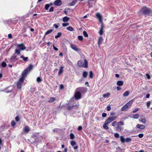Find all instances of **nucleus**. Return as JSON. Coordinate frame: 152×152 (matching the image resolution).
<instances>
[{"label": "nucleus", "mask_w": 152, "mask_h": 152, "mask_svg": "<svg viewBox=\"0 0 152 152\" xmlns=\"http://www.w3.org/2000/svg\"><path fill=\"white\" fill-rule=\"evenodd\" d=\"M94 0H88V3L90 7H92V4H91L90 2V1H94Z\"/></svg>", "instance_id": "nucleus-41"}, {"label": "nucleus", "mask_w": 152, "mask_h": 152, "mask_svg": "<svg viewBox=\"0 0 152 152\" xmlns=\"http://www.w3.org/2000/svg\"><path fill=\"white\" fill-rule=\"evenodd\" d=\"M133 99L131 100L125 105H126L128 108H129L131 106V105L133 103Z\"/></svg>", "instance_id": "nucleus-13"}, {"label": "nucleus", "mask_w": 152, "mask_h": 152, "mask_svg": "<svg viewBox=\"0 0 152 152\" xmlns=\"http://www.w3.org/2000/svg\"><path fill=\"white\" fill-rule=\"evenodd\" d=\"M54 8L53 7H51L49 11L50 12H52L53 11Z\"/></svg>", "instance_id": "nucleus-54"}, {"label": "nucleus", "mask_w": 152, "mask_h": 152, "mask_svg": "<svg viewBox=\"0 0 152 152\" xmlns=\"http://www.w3.org/2000/svg\"><path fill=\"white\" fill-rule=\"evenodd\" d=\"M111 110V107L110 105L108 106L107 107V110L108 111H110Z\"/></svg>", "instance_id": "nucleus-58"}, {"label": "nucleus", "mask_w": 152, "mask_h": 152, "mask_svg": "<svg viewBox=\"0 0 152 152\" xmlns=\"http://www.w3.org/2000/svg\"><path fill=\"white\" fill-rule=\"evenodd\" d=\"M137 127L138 128L141 129H143L145 128V126L144 125L139 124L137 125Z\"/></svg>", "instance_id": "nucleus-16"}, {"label": "nucleus", "mask_w": 152, "mask_h": 152, "mask_svg": "<svg viewBox=\"0 0 152 152\" xmlns=\"http://www.w3.org/2000/svg\"><path fill=\"white\" fill-rule=\"evenodd\" d=\"M55 100V98L53 97H51L50 98V100L48 101V102L50 103L53 102Z\"/></svg>", "instance_id": "nucleus-22"}, {"label": "nucleus", "mask_w": 152, "mask_h": 152, "mask_svg": "<svg viewBox=\"0 0 152 152\" xmlns=\"http://www.w3.org/2000/svg\"><path fill=\"white\" fill-rule=\"evenodd\" d=\"M117 117L116 116H113L109 117L105 121L104 124L103 125V127L106 129H108L109 127L108 125L113 121L115 120Z\"/></svg>", "instance_id": "nucleus-1"}, {"label": "nucleus", "mask_w": 152, "mask_h": 152, "mask_svg": "<svg viewBox=\"0 0 152 152\" xmlns=\"http://www.w3.org/2000/svg\"><path fill=\"white\" fill-rule=\"evenodd\" d=\"M123 82L121 80L118 81L117 83V85L119 86H122L123 85Z\"/></svg>", "instance_id": "nucleus-17"}, {"label": "nucleus", "mask_w": 152, "mask_h": 152, "mask_svg": "<svg viewBox=\"0 0 152 152\" xmlns=\"http://www.w3.org/2000/svg\"><path fill=\"white\" fill-rule=\"evenodd\" d=\"M104 26L103 23H101V26L100 29L99 31V34L100 35H102L103 33V29L104 28Z\"/></svg>", "instance_id": "nucleus-12"}, {"label": "nucleus", "mask_w": 152, "mask_h": 152, "mask_svg": "<svg viewBox=\"0 0 152 152\" xmlns=\"http://www.w3.org/2000/svg\"><path fill=\"white\" fill-rule=\"evenodd\" d=\"M20 58L23 59L25 61H28V57H25L23 55H22Z\"/></svg>", "instance_id": "nucleus-21"}, {"label": "nucleus", "mask_w": 152, "mask_h": 152, "mask_svg": "<svg viewBox=\"0 0 152 152\" xmlns=\"http://www.w3.org/2000/svg\"><path fill=\"white\" fill-rule=\"evenodd\" d=\"M75 98V99L78 100L80 99L81 98V94L78 91H76L74 95Z\"/></svg>", "instance_id": "nucleus-7"}, {"label": "nucleus", "mask_w": 152, "mask_h": 152, "mask_svg": "<svg viewBox=\"0 0 152 152\" xmlns=\"http://www.w3.org/2000/svg\"><path fill=\"white\" fill-rule=\"evenodd\" d=\"M70 46L71 48L72 49L75 51H77V52H78L80 50L79 49L77 48L75 45L71 43L70 44Z\"/></svg>", "instance_id": "nucleus-9"}, {"label": "nucleus", "mask_w": 152, "mask_h": 152, "mask_svg": "<svg viewBox=\"0 0 152 152\" xmlns=\"http://www.w3.org/2000/svg\"><path fill=\"white\" fill-rule=\"evenodd\" d=\"M59 23H58V24L57 25L55 23L53 24V26L54 27L56 28H58V25H59Z\"/></svg>", "instance_id": "nucleus-50"}, {"label": "nucleus", "mask_w": 152, "mask_h": 152, "mask_svg": "<svg viewBox=\"0 0 152 152\" xmlns=\"http://www.w3.org/2000/svg\"><path fill=\"white\" fill-rule=\"evenodd\" d=\"M24 131L26 133H28L30 131L29 128L28 126H25L24 129Z\"/></svg>", "instance_id": "nucleus-25"}, {"label": "nucleus", "mask_w": 152, "mask_h": 152, "mask_svg": "<svg viewBox=\"0 0 152 152\" xmlns=\"http://www.w3.org/2000/svg\"><path fill=\"white\" fill-rule=\"evenodd\" d=\"M8 37L9 38L11 39L12 38V36L11 34H9L8 35Z\"/></svg>", "instance_id": "nucleus-62"}, {"label": "nucleus", "mask_w": 152, "mask_h": 152, "mask_svg": "<svg viewBox=\"0 0 152 152\" xmlns=\"http://www.w3.org/2000/svg\"><path fill=\"white\" fill-rule=\"evenodd\" d=\"M114 137L116 138H118L119 137V135L118 133H115L114 134Z\"/></svg>", "instance_id": "nucleus-47"}, {"label": "nucleus", "mask_w": 152, "mask_h": 152, "mask_svg": "<svg viewBox=\"0 0 152 152\" xmlns=\"http://www.w3.org/2000/svg\"><path fill=\"white\" fill-rule=\"evenodd\" d=\"M103 40V38L102 37H99L98 41V45L99 46V45L102 44V41Z\"/></svg>", "instance_id": "nucleus-15"}, {"label": "nucleus", "mask_w": 152, "mask_h": 152, "mask_svg": "<svg viewBox=\"0 0 152 152\" xmlns=\"http://www.w3.org/2000/svg\"><path fill=\"white\" fill-rule=\"evenodd\" d=\"M64 67L63 66H61L60 67V70L58 73V75H60L61 74V73L63 72V69Z\"/></svg>", "instance_id": "nucleus-18"}, {"label": "nucleus", "mask_w": 152, "mask_h": 152, "mask_svg": "<svg viewBox=\"0 0 152 152\" xmlns=\"http://www.w3.org/2000/svg\"><path fill=\"white\" fill-rule=\"evenodd\" d=\"M54 31L53 29H51L48 30L45 33V35H47L50 34Z\"/></svg>", "instance_id": "nucleus-24"}, {"label": "nucleus", "mask_w": 152, "mask_h": 152, "mask_svg": "<svg viewBox=\"0 0 152 152\" xmlns=\"http://www.w3.org/2000/svg\"><path fill=\"white\" fill-rule=\"evenodd\" d=\"M17 48L20 51V50H24L26 49V47L24 45L23 43H21L18 45Z\"/></svg>", "instance_id": "nucleus-8"}, {"label": "nucleus", "mask_w": 152, "mask_h": 152, "mask_svg": "<svg viewBox=\"0 0 152 152\" xmlns=\"http://www.w3.org/2000/svg\"><path fill=\"white\" fill-rule=\"evenodd\" d=\"M53 48L56 51H57L58 50V49L57 48L55 47L54 45H53Z\"/></svg>", "instance_id": "nucleus-52"}, {"label": "nucleus", "mask_w": 152, "mask_h": 152, "mask_svg": "<svg viewBox=\"0 0 152 152\" xmlns=\"http://www.w3.org/2000/svg\"><path fill=\"white\" fill-rule=\"evenodd\" d=\"M93 74L92 71H90L89 72V77L90 78H93Z\"/></svg>", "instance_id": "nucleus-39"}, {"label": "nucleus", "mask_w": 152, "mask_h": 152, "mask_svg": "<svg viewBox=\"0 0 152 152\" xmlns=\"http://www.w3.org/2000/svg\"><path fill=\"white\" fill-rule=\"evenodd\" d=\"M110 95V94L109 93H107L106 94L103 95V96L104 98L108 97Z\"/></svg>", "instance_id": "nucleus-33"}, {"label": "nucleus", "mask_w": 152, "mask_h": 152, "mask_svg": "<svg viewBox=\"0 0 152 152\" xmlns=\"http://www.w3.org/2000/svg\"><path fill=\"white\" fill-rule=\"evenodd\" d=\"M58 130V129H57V128L55 129H53V132H57Z\"/></svg>", "instance_id": "nucleus-63"}, {"label": "nucleus", "mask_w": 152, "mask_h": 152, "mask_svg": "<svg viewBox=\"0 0 152 152\" xmlns=\"http://www.w3.org/2000/svg\"><path fill=\"white\" fill-rule=\"evenodd\" d=\"M22 31L23 33H24L26 31V28H23L22 30Z\"/></svg>", "instance_id": "nucleus-60"}, {"label": "nucleus", "mask_w": 152, "mask_h": 152, "mask_svg": "<svg viewBox=\"0 0 152 152\" xmlns=\"http://www.w3.org/2000/svg\"><path fill=\"white\" fill-rule=\"evenodd\" d=\"M37 82L39 83H40L42 81V80L40 78V77H38L37 78Z\"/></svg>", "instance_id": "nucleus-42"}, {"label": "nucleus", "mask_w": 152, "mask_h": 152, "mask_svg": "<svg viewBox=\"0 0 152 152\" xmlns=\"http://www.w3.org/2000/svg\"><path fill=\"white\" fill-rule=\"evenodd\" d=\"M16 53L17 55L20 54V50H18V49H15V53L13 54L10 59V61L11 62H14L18 59V58L17 57V56L16 55Z\"/></svg>", "instance_id": "nucleus-3"}, {"label": "nucleus", "mask_w": 152, "mask_h": 152, "mask_svg": "<svg viewBox=\"0 0 152 152\" xmlns=\"http://www.w3.org/2000/svg\"><path fill=\"white\" fill-rule=\"evenodd\" d=\"M23 81L24 80L23 77H20L17 83V87L19 89H21L22 87V83H23Z\"/></svg>", "instance_id": "nucleus-6"}, {"label": "nucleus", "mask_w": 152, "mask_h": 152, "mask_svg": "<svg viewBox=\"0 0 152 152\" xmlns=\"http://www.w3.org/2000/svg\"><path fill=\"white\" fill-rule=\"evenodd\" d=\"M139 117V114H135L133 115L132 117L134 119H137Z\"/></svg>", "instance_id": "nucleus-28"}, {"label": "nucleus", "mask_w": 152, "mask_h": 152, "mask_svg": "<svg viewBox=\"0 0 152 152\" xmlns=\"http://www.w3.org/2000/svg\"><path fill=\"white\" fill-rule=\"evenodd\" d=\"M78 38L80 41H82L83 39V37L82 36H78Z\"/></svg>", "instance_id": "nucleus-45"}, {"label": "nucleus", "mask_w": 152, "mask_h": 152, "mask_svg": "<svg viewBox=\"0 0 152 152\" xmlns=\"http://www.w3.org/2000/svg\"><path fill=\"white\" fill-rule=\"evenodd\" d=\"M88 73L86 71H84L83 73V75H82L83 77L86 78L87 77V75H88Z\"/></svg>", "instance_id": "nucleus-26"}, {"label": "nucleus", "mask_w": 152, "mask_h": 152, "mask_svg": "<svg viewBox=\"0 0 152 152\" xmlns=\"http://www.w3.org/2000/svg\"><path fill=\"white\" fill-rule=\"evenodd\" d=\"M15 120L17 121H19L20 119L18 116H17L15 118Z\"/></svg>", "instance_id": "nucleus-57"}, {"label": "nucleus", "mask_w": 152, "mask_h": 152, "mask_svg": "<svg viewBox=\"0 0 152 152\" xmlns=\"http://www.w3.org/2000/svg\"><path fill=\"white\" fill-rule=\"evenodd\" d=\"M50 6V5L49 4H46L45 7V10H47L48 9L49 7Z\"/></svg>", "instance_id": "nucleus-35"}, {"label": "nucleus", "mask_w": 152, "mask_h": 152, "mask_svg": "<svg viewBox=\"0 0 152 152\" xmlns=\"http://www.w3.org/2000/svg\"><path fill=\"white\" fill-rule=\"evenodd\" d=\"M132 139L131 138L128 137L125 139V142H128L131 141Z\"/></svg>", "instance_id": "nucleus-37"}, {"label": "nucleus", "mask_w": 152, "mask_h": 152, "mask_svg": "<svg viewBox=\"0 0 152 152\" xmlns=\"http://www.w3.org/2000/svg\"><path fill=\"white\" fill-rule=\"evenodd\" d=\"M70 138L71 139H73L75 138V135L73 133H71L70 135Z\"/></svg>", "instance_id": "nucleus-40"}, {"label": "nucleus", "mask_w": 152, "mask_h": 152, "mask_svg": "<svg viewBox=\"0 0 152 152\" xmlns=\"http://www.w3.org/2000/svg\"><path fill=\"white\" fill-rule=\"evenodd\" d=\"M142 13L145 15H148L151 12L150 9L146 7H143L142 9Z\"/></svg>", "instance_id": "nucleus-4"}, {"label": "nucleus", "mask_w": 152, "mask_h": 152, "mask_svg": "<svg viewBox=\"0 0 152 152\" xmlns=\"http://www.w3.org/2000/svg\"><path fill=\"white\" fill-rule=\"evenodd\" d=\"M116 130L118 132H120L121 130V127L120 126H118L115 128Z\"/></svg>", "instance_id": "nucleus-29"}, {"label": "nucleus", "mask_w": 152, "mask_h": 152, "mask_svg": "<svg viewBox=\"0 0 152 152\" xmlns=\"http://www.w3.org/2000/svg\"><path fill=\"white\" fill-rule=\"evenodd\" d=\"M69 25V24L68 23H63L62 24V26L63 27H66L68 26Z\"/></svg>", "instance_id": "nucleus-49"}, {"label": "nucleus", "mask_w": 152, "mask_h": 152, "mask_svg": "<svg viewBox=\"0 0 152 152\" xmlns=\"http://www.w3.org/2000/svg\"><path fill=\"white\" fill-rule=\"evenodd\" d=\"M139 109H139L138 108H136L134 110H133L132 112L133 113H135Z\"/></svg>", "instance_id": "nucleus-55"}, {"label": "nucleus", "mask_w": 152, "mask_h": 152, "mask_svg": "<svg viewBox=\"0 0 152 152\" xmlns=\"http://www.w3.org/2000/svg\"><path fill=\"white\" fill-rule=\"evenodd\" d=\"M144 136V134H140L138 135V137L140 138H142Z\"/></svg>", "instance_id": "nucleus-53"}, {"label": "nucleus", "mask_w": 152, "mask_h": 152, "mask_svg": "<svg viewBox=\"0 0 152 152\" xmlns=\"http://www.w3.org/2000/svg\"><path fill=\"white\" fill-rule=\"evenodd\" d=\"M83 34L84 36L85 37H88V35L86 31H84L83 32Z\"/></svg>", "instance_id": "nucleus-43"}, {"label": "nucleus", "mask_w": 152, "mask_h": 152, "mask_svg": "<svg viewBox=\"0 0 152 152\" xmlns=\"http://www.w3.org/2000/svg\"><path fill=\"white\" fill-rule=\"evenodd\" d=\"M129 94V92L128 91H126L123 94V95L124 96H127Z\"/></svg>", "instance_id": "nucleus-36"}, {"label": "nucleus", "mask_w": 152, "mask_h": 152, "mask_svg": "<svg viewBox=\"0 0 152 152\" xmlns=\"http://www.w3.org/2000/svg\"><path fill=\"white\" fill-rule=\"evenodd\" d=\"M141 121L144 124H145L146 122V120L145 118L142 119L141 120Z\"/></svg>", "instance_id": "nucleus-48"}, {"label": "nucleus", "mask_w": 152, "mask_h": 152, "mask_svg": "<svg viewBox=\"0 0 152 152\" xmlns=\"http://www.w3.org/2000/svg\"><path fill=\"white\" fill-rule=\"evenodd\" d=\"M74 106L73 105L72 106H69L67 107V109L68 110H70L71 109H72L73 108V107Z\"/></svg>", "instance_id": "nucleus-51"}, {"label": "nucleus", "mask_w": 152, "mask_h": 152, "mask_svg": "<svg viewBox=\"0 0 152 152\" xmlns=\"http://www.w3.org/2000/svg\"><path fill=\"white\" fill-rule=\"evenodd\" d=\"M102 116L104 118L107 116V114L105 113H103L102 114Z\"/></svg>", "instance_id": "nucleus-56"}, {"label": "nucleus", "mask_w": 152, "mask_h": 152, "mask_svg": "<svg viewBox=\"0 0 152 152\" xmlns=\"http://www.w3.org/2000/svg\"><path fill=\"white\" fill-rule=\"evenodd\" d=\"M33 68V66L31 64H30L25 69L22 74V76L21 77H23L24 80L25 77H26L27 75L30 72L31 70Z\"/></svg>", "instance_id": "nucleus-2"}, {"label": "nucleus", "mask_w": 152, "mask_h": 152, "mask_svg": "<svg viewBox=\"0 0 152 152\" xmlns=\"http://www.w3.org/2000/svg\"><path fill=\"white\" fill-rule=\"evenodd\" d=\"M71 145L73 147L74 146L77 145V143L75 141H72L70 142Z\"/></svg>", "instance_id": "nucleus-32"}, {"label": "nucleus", "mask_w": 152, "mask_h": 152, "mask_svg": "<svg viewBox=\"0 0 152 152\" xmlns=\"http://www.w3.org/2000/svg\"><path fill=\"white\" fill-rule=\"evenodd\" d=\"M77 64H78V66H80V67H83V62L82 61H78V62H77Z\"/></svg>", "instance_id": "nucleus-27"}, {"label": "nucleus", "mask_w": 152, "mask_h": 152, "mask_svg": "<svg viewBox=\"0 0 152 152\" xmlns=\"http://www.w3.org/2000/svg\"><path fill=\"white\" fill-rule=\"evenodd\" d=\"M96 16L99 19V21L101 23H103L102 22V19L100 13H97L96 14Z\"/></svg>", "instance_id": "nucleus-11"}, {"label": "nucleus", "mask_w": 152, "mask_h": 152, "mask_svg": "<svg viewBox=\"0 0 152 152\" xmlns=\"http://www.w3.org/2000/svg\"><path fill=\"white\" fill-rule=\"evenodd\" d=\"M88 62L87 60L85 59L84 60V63L83 64V67L85 68H87L88 67Z\"/></svg>", "instance_id": "nucleus-14"}, {"label": "nucleus", "mask_w": 152, "mask_h": 152, "mask_svg": "<svg viewBox=\"0 0 152 152\" xmlns=\"http://www.w3.org/2000/svg\"><path fill=\"white\" fill-rule=\"evenodd\" d=\"M62 35L61 33L60 32H58L57 33V35L55 36V38L56 39H57L58 37H60Z\"/></svg>", "instance_id": "nucleus-31"}, {"label": "nucleus", "mask_w": 152, "mask_h": 152, "mask_svg": "<svg viewBox=\"0 0 152 152\" xmlns=\"http://www.w3.org/2000/svg\"><path fill=\"white\" fill-rule=\"evenodd\" d=\"M124 125V124L121 121L117 123V125H118V126L123 125Z\"/></svg>", "instance_id": "nucleus-44"}, {"label": "nucleus", "mask_w": 152, "mask_h": 152, "mask_svg": "<svg viewBox=\"0 0 152 152\" xmlns=\"http://www.w3.org/2000/svg\"><path fill=\"white\" fill-rule=\"evenodd\" d=\"M78 1V0H73L71 3H70L69 4V5L70 6H74L76 4V2H77V1Z\"/></svg>", "instance_id": "nucleus-19"}, {"label": "nucleus", "mask_w": 152, "mask_h": 152, "mask_svg": "<svg viewBox=\"0 0 152 152\" xmlns=\"http://www.w3.org/2000/svg\"><path fill=\"white\" fill-rule=\"evenodd\" d=\"M11 126H14L15 125V123L14 121H12L11 122Z\"/></svg>", "instance_id": "nucleus-46"}, {"label": "nucleus", "mask_w": 152, "mask_h": 152, "mask_svg": "<svg viewBox=\"0 0 152 152\" xmlns=\"http://www.w3.org/2000/svg\"><path fill=\"white\" fill-rule=\"evenodd\" d=\"M69 20V18L67 16L64 17L63 19V21L64 22H66Z\"/></svg>", "instance_id": "nucleus-20"}, {"label": "nucleus", "mask_w": 152, "mask_h": 152, "mask_svg": "<svg viewBox=\"0 0 152 152\" xmlns=\"http://www.w3.org/2000/svg\"><path fill=\"white\" fill-rule=\"evenodd\" d=\"M125 139L122 136H120V140L122 143H124L125 142Z\"/></svg>", "instance_id": "nucleus-34"}, {"label": "nucleus", "mask_w": 152, "mask_h": 152, "mask_svg": "<svg viewBox=\"0 0 152 152\" xmlns=\"http://www.w3.org/2000/svg\"><path fill=\"white\" fill-rule=\"evenodd\" d=\"M1 66L2 67H5L7 66V64L5 62L3 61L1 63Z\"/></svg>", "instance_id": "nucleus-38"}, {"label": "nucleus", "mask_w": 152, "mask_h": 152, "mask_svg": "<svg viewBox=\"0 0 152 152\" xmlns=\"http://www.w3.org/2000/svg\"><path fill=\"white\" fill-rule=\"evenodd\" d=\"M151 104V102L150 101L146 103L147 106L148 107H149Z\"/></svg>", "instance_id": "nucleus-59"}, {"label": "nucleus", "mask_w": 152, "mask_h": 152, "mask_svg": "<svg viewBox=\"0 0 152 152\" xmlns=\"http://www.w3.org/2000/svg\"><path fill=\"white\" fill-rule=\"evenodd\" d=\"M67 62L70 65H72L73 64L72 62L70 60H68Z\"/></svg>", "instance_id": "nucleus-61"}, {"label": "nucleus", "mask_w": 152, "mask_h": 152, "mask_svg": "<svg viewBox=\"0 0 152 152\" xmlns=\"http://www.w3.org/2000/svg\"><path fill=\"white\" fill-rule=\"evenodd\" d=\"M116 123V121H115L113 122L112 124V125L113 126H114L115 125V124Z\"/></svg>", "instance_id": "nucleus-64"}, {"label": "nucleus", "mask_w": 152, "mask_h": 152, "mask_svg": "<svg viewBox=\"0 0 152 152\" xmlns=\"http://www.w3.org/2000/svg\"><path fill=\"white\" fill-rule=\"evenodd\" d=\"M87 88L84 87H80L77 88L76 91H78V92H80V94L84 93L87 91Z\"/></svg>", "instance_id": "nucleus-5"}, {"label": "nucleus", "mask_w": 152, "mask_h": 152, "mask_svg": "<svg viewBox=\"0 0 152 152\" xmlns=\"http://www.w3.org/2000/svg\"><path fill=\"white\" fill-rule=\"evenodd\" d=\"M128 107L126 105H125L121 108V110L122 111H126L128 110Z\"/></svg>", "instance_id": "nucleus-23"}, {"label": "nucleus", "mask_w": 152, "mask_h": 152, "mask_svg": "<svg viewBox=\"0 0 152 152\" xmlns=\"http://www.w3.org/2000/svg\"><path fill=\"white\" fill-rule=\"evenodd\" d=\"M66 29L70 31H72L74 30V28L71 26H69L66 28Z\"/></svg>", "instance_id": "nucleus-30"}, {"label": "nucleus", "mask_w": 152, "mask_h": 152, "mask_svg": "<svg viewBox=\"0 0 152 152\" xmlns=\"http://www.w3.org/2000/svg\"><path fill=\"white\" fill-rule=\"evenodd\" d=\"M54 4L56 6H60L62 4V3L61 0H56L54 3Z\"/></svg>", "instance_id": "nucleus-10"}]
</instances>
